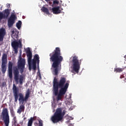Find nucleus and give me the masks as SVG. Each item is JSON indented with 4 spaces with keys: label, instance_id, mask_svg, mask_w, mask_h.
Wrapping results in <instances>:
<instances>
[{
    "label": "nucleus",
    "instance_id": "nucleus-30",
    "mask_svg": "<svg viewBox=\"0 0 126 126\" xmlns=\"http://www.w3.org/2000/svg\"><path fill=\"white\" fill-rule=\"evenodd\" d=\"M38 77H40V79L42 78V77L41 76V73L40 72H39Z\"/></svg>",
    "mask_w": 126,
    "mask_h": 126
},
{
    "label": "nucleus",
    "instance_id": "nucleus-18",
    "mask_svg": "<svg viewBox=\"0 0 126 126\" xmlns=\"http://www.w3.org/2000/svg\"><path fill=\"white\" fill-rule=\"evenodd\" d=\"M10 114L11 115V117L13 118V120L14 121V123H16L17 121L16 120V117L15 116V113L14 112V110H13V108H12L10 109Z\"/></svg>",
    "mask_w": 126,
    "mask_h": 126
},
{
    "label": "nucleus",
    "instance_id": "nucleus-4",
    "mask_svg": "<svg viewBox=\"0 0 126 126\" xmlns=\"http://www.w3.org/2000/svg\"><path fill=\"white\" fill-rule=\"evenodd\" d=\"M26 54L28 57V63L29 64V70L31 69H33V70H36V63H40V60L39 59V55L38 54H35L34 56L33 59L32 60V52L30 50V48L28 47L26 49Z\"/></svg>",
    "mask_w": 126,
    "mask_h": 126
},
{
    "label": "nucleus",
    "instance_id": "nucleus-24",
    "mask_svg": "<svg viewBox=\"0 0 126 126\" xmlns=\"http://www.w3.org/2000/svg\"><path fill=\"white\" fill-rule=\"evenodd\" d=\"M18 33H19V32H16L14 35L12 36V38H13V39H18Z\"/></svg>",
    "mask_w": 126,
    "mask_h": 126
},
{
    "label": "nucleus",
    "instance_id": "nucleus-14",
    "mask_svg": "<svg viewBox=\"0 0 126 126\" xmlns=\"http://www.w3.org/2000/svg\"><path fill=\"white\" fill-rule=\"evenodd\" d=\"M20 97L19 98V101L20 103H22L23 104L24 102H26L27 100H28V98H29V95H26L25 97L23 96V95H20Z\"/></svg>",
    "mask_w": 126,
    "mask_h": 126
},
{
    "label": "nucleus",
    "instance_id": "nucleus-13",
    "mask_svg": "<svg viewBox=\"0 0 126 126\" xmlns=\"http://www.w3.org/2000/svg\"><path fill=\"white\" fill-rule=\"evenodd\" d=\"M52 9L54 14H60L62 13V10H63V8H61L60 6L54 7Z\"/></svg>",
    "mask_w": 126,
    "mask_h": 126
},
{
    "label": "nucleus",
    "instance_id": "nucleus-37",
    "mask_svg": "<svg viewBox=\"0 0 126 126\" xmlns=\"http://www.w3.org/2000/svg\"><path fill=\"white\" fill-rule=\"evenodd\" d=\"M13 32H14V31H13Z\"/></svg>",
    "mask_w": 126,
    "mask_h": 126
},
{
    "label": "nucleus",
    "instance_id": "nucleus-10",
    "mask_svg": "<svg viewBox=\"0 0 126 126\" xmlns=\"http://www.w3.org/2000/svg\"><path fill=\"white\" fill-rule=\"evenodd\" d=\"M15 19H16V16L15 14H12L8 20V25L9 27L13 26V24L15 22Z\"/></svg>",
    "mask_w": 126,
    "mask_h": 126
},
{
    "label": "nucleus",
    "instance_id": "nucleus-20",
    "mask_svg": "<svg viewBox=\"0 0 126 126\" xmlns=\"http://www.w3.org/2000/svg\"><path fill=\"white\" fill-rule=\"evenodd\" d=\"M25 110V106H24V105H21L20 106L19 109H18L17 113L18 114H19L20 115V114H21L22 112H24Z\"/></svg>",
    "mask_w": 126,
    "mask_h": 126
},
{
    "label": "nucleus",
    "instance_id": "nucleus-34",
    "mask_svg": "<svg viewBox=\"0 0 126 126\" xmlns=\"http://www.w3.org/2000/svg\"><path fill=\"white\" fill-rule=\"evenodd\" d=\"M1 56V53L0 52V57Z\"/></svg>",
    "mask_w": 126,
    "mask_h": 126
},
{
    "label": "nucleus",
    "instance_id": "nucleus-29",
    "mask_svg": "<svg viewBox=\"0 0 126 126\" xmlns=\"http://www.w3.org/2000/svg\"><path fill=\"white\" fill-rule=\"evenodd\" d=\"M18 100V95H15V102H17Z\"/></svg>",
    "mask_w": 126,
    "mask_h": 126
},
{
    "label": "nucleus",
    "instance_id": "nucleus-16",
    "mask_svg": "<svg viewBox=\"0 0 126 126\" xmlns=\"http://www.w3.org/2000/svg\"><path fill=\"white\" fill-rule=\"evenodd\" d=\"M7 64V63H1V71L3 74H4V73H5V72H6Z\"/></svg>",
    "mask_w": 126,
    "mask_h": 126
},
{
    "label": "nucleus",
    "instance_id": "nucleus-25",
    "mask_svg": "<svg viewBox=\"0 0 126 126\" xmlns=\"http://www.w3.org/2000/svg\"><path fill=\"white\" fill-rule=\"evenodd\" d=\"M114 71L115 72H122L123 71V68H114Z\"/></svg>",
    "mask_w": 126,
    "mask_h": 126
},
{
    "label": "nucleus",
    "instance_id": "nucleus-8",
    "mask_svg": "<svg viewBox=\"0 0 126 126\" xmlns=\"http://www.w3.org/2000/svg\"><path fill=\"white\" fill-rule=\"evenodd\" d=\"M11 46L14 49L15 53H17L18 52V48L21 49L22 48V38H20L18 41H14L11 43Z\"/></svg>",
    "mask_w": 126,
    "mask_h": 126
},
{
    "label": "nucleus",
    "instance_id": "nucleus-17",
    "mask_svg": "<svg viewBox=\"0 0 126 126\" xmlns=\"http://www.w3.org/2000/svg\"><path fill=\"white\" fill-rule=\"evenodd\" d=\"M36 120H37L36 116L31 117L28 123V126H32V125H33V121H36Z\"/></svg>",
    "mask_w": 126,
    "mask_h": 126
},
{
    "label": "nucleus",
    "instance_id": "nucleus-23",
    "mask_svg": "<svg viewBox=\"0 0 126 126\" xmlns=\"http://www.w3.org/2000/svg\"><path fill=\"white\" fill-rule=\"evenodd\" d=\"M21 24H22V22H21V21H19L18 23L16 24V26L18 29H20L21 28Z\"/></svg>",
    "mask_w": 126,
    "mask_h": 126
},
{
    "label": "nucleus",
    "instance_id": "nucleus-21",
    "mask_svg": "<svg viewBox=\"0 0 126 126\" xmlns=\"http://www.w3.org/2000/svg\"><path fill=\"white\" fill-rule=\"evenodd\" d=\"M41 10L42 12H44V13H46L48 15H50V12H49V9H48V8L43 6Z\"/></svg>",
    "mask_w": 126,
    "mask_h": 126
},
{
    "label": "nucleus",
    "instance_id": "nucleus-6",
    "mask_svg": "<svg viewBox=\"0 0 126 126\" xmlns=\"http://www.w3.org/2000/svg\"><path fill=\"white\" fill-rule=\"evenodd\" d=\"M1 116L5 126H8L10 123L9 114L8 110L6 108L4 107L3 108Z\"/></svg>",
    "mask_w": 126,
    "mask_h": 126
},
{
    "label": "nucleus",
    "instance_id": "nucleus-3",
    "mask_svg": "<svg viewBox=\"0 0 126 126\" xmlns=\"http://www.w3.org/2000/svg\"><path fill=\"white\" fill-rule=\"evenodd\" d=\"M25 64H26V61L24 59L20 57L18 61L17 67L14 68L13 69L14 79L17 84H18V83H20L21 85L23 84L24 76L23 75H19V71L21 74L24 72Z\"/></svg>",
    "mask_w": 126,
    "mask_h": 126
},
{
    "label": "nucleus",
    "instance_id": "nucleus-5",
    "mask_svg": "<svg viewBox=\"0 0 126 126\" xmlns=\"http://www.w3.org/2000/svg\"><path fill=\"white\" fill-rule=\"evenodd\" d=\"M64 115H65V111H63V108H58L54 114L51 117V121H52L53 124H57L59 122H62Z\"/></svg>",
    "mask_w": 126,
    "mask_h": 126
},
{
    "label": "nucleus",
    "instance_id": "nucleus-26",
    "mask_svg": "<svg viewBox=\"0 0 126 126\" xmlns=\"http://www.w3.org/2000/svg\"><path fill=\"white\" fill-rule=\"evenodd\" d=\"M39 125L38 126H43V121L40 120H38Z\"/></svg>",
    "mask_w": 126,
    "mask_h": 126
},
{
    "label": "nucleus",
    "instance_id": "nucleus-7",
    "mask_svg": "<svg viewBox=\"0 0 126 126\" xmlns=\"http://www.w3.org/2000/svg\"><path fill=\"white\" fill-rule=\"evenodd\" d=\"M72 62L73 70L76 73H78V72H79V69H80V64H81V62H79V61H78V57L76 56H74L73 57Z\"/></svg>",
    "mask_w": 126,
    "mask_h": 126
},
{
    "label": "nucleus",
    "instance_id": "nucleus-35",
    "mask_svg": "<svg viewBox=\"0 0 126 126\" xmlns=\"http://www.w3.org/2000/svg\"><path fill=\"white\" fill-rule=\"evenodd\" d=\"M46 0V1H48V0Z\"/></svg>",
    "mask_w": 126,
    "mask_h": 126
},
{
    "label": "nucleus",
    "instance_id": "nucleus-33",
    "mask_svg": "<svg viewBox=\"0 0 126 126\" xmlns=\"http://www.w3.org/2000/svg\"><path fill=\"white\" fill-rule=\"evenodd\" d=\"M67 95H66V96H65V98H66V99H67Z\"/></svg>",
    "mask_w": 126,
    "mask_h": 126
},
{
    "label": "nucleus",
    "instance_id": "nucleus-11",
    "mask_svg": "<svg viewBox=\"0 0 126 126\" xmlns=\"http://www.w3.org/2000/svg\"><path fill=\"white\" fill-rule=\"evenodd\" d=\"M12 90L14 95H22V94H21V89L16 87V85L14 84H13Z\"/></svg>",
    "mask_w": 126,
    "mask_h": 126
},
{
    "label": "nucleus",
    "instance_id": "nucleus-9",
    "mask_svg": "<svg viewBox=\"0 0 126 126\" xmlns=\"http://www.w3.org/2000/svg\"><path fill=\"white\" fill-rule=\"evenodd\" d=\"M9 14H10L9 9H5L4 10V13L0 12V22L2 19H7L8 16H9Z\"/></svg>",
    "mask_w": 126,
    "mask_h": 126
},
{
    "label": "nucleus",
    "instance_id": "nucleus-27",
    "mask_svg": "<svg viewBox=\"0 0 126 126\" xmlns=\"http://www.w3.org/2000/svg\"><path fill=\"white\" fill-rule=\"evenodd\" d=\"M26 95H30V89H28L27 90Z\"/></svg>",
    "mask_w": 126,
    "mask_h": 126
},
{
    "label": "nucleus",
    "instance_id": "nucleus-28",
    "mask_svg": "<svg viewBox=\"0 0 126 126\" xmlns=\"http://www.w3.org/2000/svg\"><path fill=\"white\" fill-rule=\"evenodd\" d=\"M59 1L57 0H55L53 1V4H59Z\"/></svg>",
    "mask_w": 126,
    "mask_h": 126
},
{
    "label": "nucleus",
    "instance_id": "nucleus-15",
    "mask_svg": "<svg viewBox=\"0 0 126 126\" xmlns=\"http://www.w3.org/2000/svg\"><path fill=\"white\" fill-rule=\"evenodd\" d=\"M5 34V29L4 28H1L0 29V42H2V41H3V38H4Z\"/></svg>",
    "mask_w": 126,
    "mask_h": 126
},
{
    "label": "nucleus",
    "instance_id": "nucleus-22",
    "mask_svg": "<svg viewBox=\"0 0 126 126\" xmlns=\"http://www.w3.org/2000/svg\"><path fill=\"white\" fill-rule=\"evenodd\" d=\"M63 95H58L56 97L57 101H63Z\"/></svg>",
    "mask_w": 126,
    "mask_h": 126
},
{
    "label": "nucleus",
    "instance_id": "nucleus-36",
    "mask_svg": "<svg viewBox=\"0 0 126 126\" xmlns=\"http://www.w3.org/2000/svg\"><path fill=\"white\" fill-rule=\"evenodd\" d=\"M71 120H73V118H71Z\"/></svg>",
    "mask_w": 126,
    "mask_h": 126
},
{
    "label": "nucleus",
    "instance_id": "nucleus-1",
    "mask_svg": "<svg viewBox=\"0 0 126 126\" xmlns=\"http://www.w3.org/2000/svg\"><path fill=\"white\" fill-rule=\"evenodd\" d=\"M61 49L56 47L54 51L49 54L50 61L53 63L52 67L54 68L53 74L59 75V71L62 69V62L63 61V57L61 56Z\"/></svg>",
    "mask_w": 126,
    "mask_h": 126
},
{
    "label": "nucleus",
    "instance_id": "nucleus-31",
    "mask_svg": "<svg viewBox=\"0 0 126 126\" xmlns=\"http://www.w3.org/2000/svg\"><path fill=\"white\" fill-rule=\"evenodd\" d=\"M69 98H71V95H68Z\"/></svg>",
    "mask_w": 126,
    "mask_h": 126
},
{
    "label": "nucleus",
    "instance_id": "nucleus-19",
    "mask_svg": "<svg viewBox=\"0 0 126 126\" xmlns=\"http://www.w3.org/2000/svg\"><path fill=\"white\" fill-rule=\"evenodd\" d=\"M2 63H7V55L4 53L2 57Z\"/></svg>",
    "mask_w": 126,
    "mask_h": 126
},
{
    "label": "nucleus",
    "instance_id": "nucleus-2",
    "mask_svg": "<svg viewBox=\"0 0 126 126\" xmlns=\"http://www.w3.org/2000/svg\"><path fill=\"white\" fill-rule=\"evenodd\" d=\"M66 82V78L61 77L59 81L55 77L53 80V93L54 95H64L67 91L69 84Z\"/></svg>",
    "mask_w": 126,
    "mask_h": 126
},
{
    "label": "nucleus",
    "instance_id": "nucleus-32",
    "mask_svg": "<svg viewBox=\"0 0 126 126\" xmlns=\"http://www.w3.org/2000/svg\"><path fill=\"white\" fill-rule=\"evenodd\" d=\"M4 84H5V83H2V86H3V85H4Z\"/></svg>",
    "mask_w": 126,
    "mask_h": 126
},
{
    "label": "nucleus",
    "instance_id": "nucleus-12",
    "mask_svg": "<svg viewBox=\"0 0 126 126\" xmlns=\"http://www.w3.org/2000/svg\"><path fill=\"white\" fill-rule=\"evenodd\" d=\"M13 64L11 62H9L8 65V72L9 78H12V66Z\"/></svg>",
    "mask_w": 126,
    "mask_h": 126
}]
</instances>
